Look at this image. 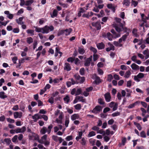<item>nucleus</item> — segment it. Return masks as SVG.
<instances>
[{"label":"nucleus","instance_id":"nucleus-8","mask_svg":"<svg viewBox=\"0 0 149 149\" xmlns=\"http://www.w3.org/2000/svg\"><path fill=\"white\" fill-rule=\"evenodd\" d=\"M14 117L15 118H20L22 116V113L21 112H15L14 113Z\"/></svg>","mask_w":149,"mask_h":149},{"label":"nucleus","instance_id":"nucleus-15","mask_svg":"<svg viewBox=\"0 0 149 149\" xmlns=\"http://www.w3.org/2000/svg\"><path fill=\"white\" fill-rule=\"evenodd\" d=\"M142 23L140 24V29L142 30V31L143 32H145L146 30L145 29L144 26L145 24L146 23V21L145 22L144 21H142Z\"/></svg>","mask_w":149,"mask_h":149},{"label":"nucleus","instance_id":"nucleus-28","mask_svg":"<svg viewBox=\"0 0 149 149\" xmlns=\"http://www.w3.org/2000/svg\"><path fill=\"white\" fill-rule=\"evenodd\" d=\"M82 134L83 132H82L80 131L78 132V136H77L75 139L77 141H78L79 139L81 138Z\"/></svg>","mask_w":149,"mask_h":149},{"label":"nucleus","instance_id":"nucleus-33","mask_svg":"<svg viewBox=\"0 0 149 149\" xmlns=\"http://www.w3.org/2000/svg\"><path fill=\"white\" fill-rule=\"evenodd\" d=\"M78 51L79 53L81 54H83L85 52V50L81 47L78 48Z\"/></svg>","mask_w":149,"mask_h":149},{"label":"nucleus","instance_id":"nucleus-13","mask_svg":"<svg viewBox=\"0 0 149 149\" xmlns=\"http://www.w3.org/2000/svg\"><path fill=\"white\" fill-rule=\"evenodd\" d=\"M79 115L78 113H74L71 116V119L72 121H74L76 119L79 118Z\"/></svg>","mask_w":149,"mask_h":149},{"label":"nucleus","instance_id":"nucleus-14","mask_svg":"<svg viewBox=\"0 0 149 149\" xmlns=\"http://www.w3.org/2000/svg\"><path fill=\"white\" fill-rule=\"evenodd\" d=\"M16 130V133H24L26 130V128L25 126H23L21 128H18Z\"/></svg>","mask_w":149,"mask_h":149},{"label":"nucleus","instance_id":"nucleus-36","mask_svg":"<svg viewBox=\"0 0 149 149\" xmlns=\"http://www.w3.org/2000/svg\"><path fill=\"white\" fill-rule=\"evenodd\" d=\"M113 44L116 47H120L123 46V44L119 43L118 41H114L113 42Z\"/></svg>","mask_w":149,"mask_h":149},{"label":"nucleus","instance_id":"nucleus-55","mask_svg":"<svg viewBox=\"0 0 149 149\" xmlns=\"http://www.w3.org/2000/svg\"><path fill=\"white\" fill-rule=\"evenodd\" d=\"M108 45H109L110 49L112 50H114L115 49V48L114 46L110 42L108 43Z\"/></svg>","mask_w":149,"mask_h":149},{"label":"nucleus","instance_id":"nucleus-49","mask_svg":"<svg viewBox=\"0 0 149 149\" xmlns=\"http://www.w3.org/2000/svg\"><path fill=\"white\" fill-rule=\"evenodd\" d=\"M129 35H128V33H126L125 34L123 35L121 38L123 40V41L125 42L126 40L127 36Z\"/></svg>","mask_w":149,"mask_h":149},{"label":"nucleus","instance_id":"nucleus-40","mask_svg":"<svg viewBox=\"0 0 149 149\" xmlns=\"http://www.w3.org/2000/svg\"><path fill=\"white\" fill-rule=\"evenodd\" d=\"M73 139V136L71 135L67 136L65 138V140L67 141H70L72 140Z\"/></svg>","mask_w":149,"mask_h":149},{"label":"nucleus","instance_id":"nucleus-29","mask_svg":"<svg viewBox=\"0 0 149 149\" xmlns=\"http://www.w3.org/2000/svg\"><path fill=\"white\" fill-rule=\"evenodd\" d=\"M107 36L108 40L110 41L112 40L113 38L112 34L109 32L107 33Z\"/></svg>","mask_w":149,"mask_h":149},{"label":"nucleus","instance_id":"nucleus-58","mask_svg":"<svg viewBox=\"0 0 149 149\" xmlns=\"http://www.w3.org/2000/svg\"><path fill=\"white\" fill-rule=\"evenodd\" d=\"M146 44H149V36H148L143 41Z\"/></svg>","mask_w":149,"mask_h":149},{"label":"nucleus","instance_id":"nucleus-22","mask_svg":"<svg viewBox=\"0 0 149 149\" xmlns=\"http://www.w3.org/2000/svg\"><path fill=\"white\" fill-rule=\"evenodd\" d=\"M32 118L34 120V122H36L38 119L40 118L39 115L37 113L32 116Z\"/></svg>","mask_w":149,"mask_h":149},{"label":"nucleus","instance_id":"nucleus-3","mask_svg":"<svg viewBox=\"0 0 149 149\" xmlns=\"http://www.w3.org/2000/svg\"><path fill=\"white\" fill-rule=\"evenodd\" d=\"M74 76L77 81V84L78 83L80 84L82 83L85 80V78L84 77H81L78 74H75Z\"/></svg>","mask_w":149,"mask_h":149},{"label":"nucleus","instance_id":"nucleus-44","mask_svg":"<svg viewBox=\"0 0 149 149\" xmlns=\"http://www.w3.org/2000/svg\"><path fill=\"white\" fill-rule=\"evenodd\" d=\"M63 79L62 78H60L59 79L55 78L53 80V82L54 84L58 83L60 81H62Z\"/></svg>","mask_w":149,"mask_h":149},{"label":"nucleus","instance_id":"nucleus-38","mask_svg":"<svg viewBox=\"0 0 149 149\" xmlns=\"http://www.w3.org/2000/svg\"><path fill=\"white\" fill-rule=\"evenodd\" d=\"M33 39L31 37H28L27 38L26 42L28 44H31L33 42Z\"/></svg>","mask_w":149,"mask_h":149},{"label":"nucleus","instance_id":"nucleus-19","mask_svg":"<svg viewBox=\"0 0 149 149\" xmlns=\"http://www.w3.org/2000/svg\"><path fill=\"white\" fill-rule=\"evenodd\" d=\"M93 77L95 79V82L96 84H99L101 82L100 78L96 74L94 75Z\"/></svg>","mask_w":149,"mask_h":149},{"label":"nucleus","instance_id":"nucleus-61","mask_svg":"<svg viewBox=\"0 0 149 149\" xmlns=\"http://www.w3.org/2000/svg\"><path fill=\"white\" fill-rule=\"evenodd\" d=\"M93 10V11L96 13H98L99 11V9L97 5L95 6V7L94 8Z\"/></svg>","mask_w":149,"mask_h":149},{"label":"nucleus","instance_id":"nucleus-45","mask_svg":"<svg viewBox=\"0 0 149 149\" xmlns=\"http://www.w3.org/2000/svg\"><path fill=\"white\" fill-rule=\"evenodd\" d=\"M76 99L78 100L79 101L82 102H85V100L82 97L78 96L76 97Z\"/></svg>","mask_w":149,"mask_h":149},{"label":"nucleus","instance_id":"nucleus-50","mask_svg":"<svg viewBox=\"0 0 149 149\" xmlns=\"http://www.w3.org/2000/svg\"><path fill=\"white\" fill-rule=\"evenodd\" d=\"M81 93V88H76V95H80Z\"/></svg>","mask_w":149,"mask_h":149},{"label":"nucleus","instance_id":"nucleus-31","mask_svg":"<svg viewBox=\"0 0 149 149\" xmlns=\"http://www.w3.org/2000/svg\"><path fill=\"white\" fill-rule=\"evenodd\" d=\"M139 103V102L136 101L134 103L130 104L127 107V108L129 109H131L134 107L137 104Z\"/></svg>","mask_w":149,"mask_h":149},{"label":"nucleus","instance_id":"nucleus-53","mask_svg":"<svg viewBox=\"0 0 149 149\" xmlns=\"http://www.w3.org/2000/svg\"><path fill=\"white\" fill-rule=\"evenodd\" d=\"M80 74L81 75H84L85 74V69L84 68H81L79 70Z\"/></svg>","mask_w":149,"mask_h":149},{"label":"nucleus","instance_id":"nucleus-10","mask_svg":"<svg viewBox=\"0 0 149 149\" xmlns=\"http://www.w3.org/2000/svg\"><path fill=\"white\" fill-rule=\"evenodd\" d=\"M106 101L107 102H109L111 100V97L109 93L107 92L104 95Z\"/></svg>","mask_w":149,"mask_h":149},{"label":"nucleus","instance_id":"nucleus-59","mask_svg":"<svg viewBox=\"0 0 149 149\" xmlns=\"http://www.w3.org/2000/svg\"><path fill=\"white\" fill-rule=\"evenodd\" d=\"M59 137L57 136L53 135L52 136V139L55 141L57 142L58 141V139Z\"/></svg>","mask_w":149,"mask_h":149},{"label":"nucleus","instance_id":"nucleus-46","mask_svg":"<svg viewBox=\"0 0 149 149\" xmlns=\"http://www.w3.org/2000/svg\"><path fill=\"white\" fill-rule=\"evenodd\" d=\"M74 107L76 110H80L81 109V106L80 104H77L74 106Z\"/></svg>","mask_w":149,"mask_h":149},{"label":"nucleus","instance_id":"nucleus-5","mask_svg":"<svg viewBox=\"0 0 149 149\" xmlns=\"http://www.w3.org/2000/svg\"><path fill=\"white\" fill-rule=\"evenodd\" d=\"M64 114L63 112L61 111L58 117L56 120V122L58 124H62V120L64 117Z\"/></svg>","mask_w":149,"mask_h":149},{"label":"nucleus","instance_id":"nucleus-24","mask_svg":"<svg viewBox=\"0 0 149 149\" xmlns=\"http://www.w3.org/2000/svg\"><path fill=\"white\" fill-rule=\"evenodd\" d=\"M58 11L56 9H54L53 10L52 13H51V16L52 18H54L56 17L58 15Z\"/></svg>","mask_w":149,"mask_h":149},{"label":"nucleus","instance_id":"nucleus-35","mask_svg":"<svg viewBox=\"0 0 149 149\" xmlns=\"http://www.w3.org/2000/svg\"><path fill=\"white\" fill-rule=\"evenodd\" d=\"M72 31V29L70 28L68 29H66L65 30V36L69 35Z\"/></svg>","mask_w":149,"mask_h":149},{"label":"nucleus","instance_id":"nucleus-43","mask_svg":"<svg viewBox=\"0 0 149 149\" xmlns=\"http://www.w3.org/2000/svg\"><path fill=\"white\" fill-rule=\"evenodd\" d=\"M139 136L143 138H146V133L144 131H142L140 132Z\"/></svg>","mask_w":149,"mask_h":149},{"label":"nucleus","instance_id":"nucleus-25","mask_svg":"<svg viewBox=\"0 0 149 149\" xmlns=\"http://www.w3.org/2000/svg\"><path fill=\"white\" fill-rule=\"evenodd\" d=\"M93 13L91 12H90L88 13L87 14H84L83 15V17L88 18L90 17H91L93 15Z\"/></svg>","mask_w":149,"mask_h":149},{"label":"nucleus","instance_id":"nucleus-60","mask_svg":"<svg viewBox=\"0 0 149 149\" xmlns=\"http://www.w3.org/2000/svg\"><path fill=\"white\" fill-rule=\"evenodd\" d=\"M120 33H117L116 32L114 34H113V38H116L120 37Z\"/></svg>","mask_w":149,"mask_h":149},{"label":"nucleus","instance_id":"nucleus-17","mask_svg":"<svg viewBox=\"0 0 149 149\" xmlns=\"http://www.w3.org/2000/svg\"><path fill=\"white\" fill-rule=\"evenodd\" d=\"M130 3V0H124L122 3L123 6L125 7H126L129 6Z\"/></svg>","mask_w":149,"mask_h":149},{"label":"nucleus","instance_id":"nucleus-37","mask_svg":"<svg viewBox=\"0 0 149 149\" xmlns=\"http://www.w3.org/2000/svg\"><path fill=\"white\" fill-rule=\"evenodd\" d=\"M34 27L35 28V31L36 32L39 33L42 32V28L38 27L37 26H34Z\"/></svg>","mask_w":149,"mask_h":149},{"label":"nucleus","instance_id":"nucleus-4","mask_svg":"<svg viewBox=\"0 0 149 149\" xmlns=\"http://www.w3.org/2000/svg\"><path fill=\"white\" fill-rule=\"evenodd\" d=\"M123 23H119V24H113V26L116 30L118 33L123 31Z\"/></svg>","mask_w":149,"mask_h":149},{"label":"nucleus","instance_id":"nucleus-34","mask_svg":"<svg viewBox=\"0 0 149 149\" xmlns=\"http://www.w3.org/2000/svg\"><path fill=\"white\" fill-rule=\"evenodd\" d=\"M7 96L5 95V93L4 92H0V98L1 99H4L7 98Z\"/></svg>","mask_w":149,"mask_h":149},{"label":"nucleus","instance_id":"nucleus-27","mask_svg":"<svg viewBox=\"0 0 149 149\" xmlns=\"http://www.w3.org/2000/svg\"><path fill=\"white\" fill-rule=\"evenodd\" d=\"M97 46L99 49H102L104 47V45L102 42L98 43L97 45Z\"/></svg>","mask_w":149,"mask_h":149},{"label":"nucleus","instance_id":"nucleus-39","mask_svg":"<svg viewBox=\"0 0 149 149\" xmlns=\"http://www.w3.org/2000/svg\"><path fill=\"white\" fill-rule=\"evenodd\" d=\"M137 29H133L132 31V33L133 35L136 37H137L138 36V34L137 33Z\"/></svg>","mask_w":149,"mask_h":149},{"label":"nucleus","instance_id":"nucleus-23","mask_svg":"<svg viewBox=\"0 0 149 149\" xmlns=\"http://www.w3.org/2000/svg\"><path fill=\"white\" fill-rule=\"evenodd\" d=\"M63 100L65 104H68L70 102V98L69 95H66L63 98Z\"/></svg>","mask_w":149,"mask_h":149},{"label":"nucleus","instance_id":"nucleus-2","mask_svg":"<svg viewBox=\"0 0 149 149\" xmlns=\"http://www.w3.org/2000/svg\"><path fill=\"white\" fill-rule=\"evenodd\" d=\"M54 27L52 25L49 26L46 25L42 27V33L43 34L48 33L50 31H53L54 30Z\"/></svg>","mask_w":149,"mask_h":149},{"label":"nucleus","instance_id":"nucleus-21","mask_svg":"<svg viewBox=\"0 0 149 149\" xmlns=\"http://www.w3.org/2000/svg\"><path fill=\"white\" fill-rule=\"evenodd\" d=\"M23 18V17H19L18 19H16L15 20L17 23L18 24L22 25L24 23V22L22 21Z\"/></svg>","mask_w":149,"mask_h":149},{"label":"nucleus","instance_id":"nucleus-26","mask_svg":"<svg viewBox=\"0 0 149 149\" xmlns=\"http://www.w3.org/2000/svg\"><path fill=\"white\" fill-rule=\"evenodd\" d=\"M143 54L145 56L146 59L149 58V52L148 49L144 50L143 52Z\"/></svg>","mask_w":149,"mask_h":149},{"label":"nucleus","instance_id":"nucleus-16","mask_svg":"<svg viewBox=\"0 0 149 149\" xmlns=\"http://www.w3.org/2000/svg\"><path fill=\"white\" fill-rule=\"evenodd\" d=\"M5 14L7 15V17L10 19H12L13 17V14L10 13L9 11L8 10L5 11L4 12Z\"/></svg>","mask_w":149,"mask_h":149},{"label":"nucleus","instance_id":"nucleus-1","mask_svg":"<svg viewBox=\"0 0 149 149\" xmlns=\"http://www.w3.org/2000/svg\"><path fill=\"white\" fill-rule=\"evenodd\" d=\"M53 127V126L52 124L49 125L47 128L45 127H43L40 130V133L42 134H44L47 132L49 134L50 133Z\"/></svg>","mask_w":149,"mask_h":149},{"label":"nucleus","instance_id":"nucleus-18","mask_svg":"<svg viewBox=\"0 0 149 149\" xmlns=\"http://www.w3.org/2000/svg\"><path fill=\"white\" fill-rule=\"evenodd\" d=\"M47 134H45L41 137V139L38 141V142L40 143H43V142L47 139Z\"/></svg>","mask_w":149,"mask_h":149},{"label":"nucleus","instance_id":"nucleus-54","mask_svg":"<svg viewBox=\"0 0 149 149\" xmlns=\"http://www.w3.org/2000/svg\"><path fill=\"white\" fill-rule=\"evenodd\" d=\"M120 114V113L118 111H117L116 112L113 113L112 114L111 116L113 117H115L117 116H119Z\"/></svg>","mask_w":149,"mask_h":149},{"label":"nucleus","instance_id":"nucleus-30","mask_svg":"<svg viewBox=\"0 0 149 149\" xmlns=\"http://www.w3.org/2000/svg\"><path fill=\"white\" fill-rule=\"evenodd\" d=\"M33 2V0H28L26 1H25V5L26 6H31Z\"/></svg>","mask_w":149,"mask_h":149},{"label":"nucleus","instance_id":"nucleus-11","mask_svg":"<svg viewBox=\"0 0 149 149\" xmlns=\"http://www.w3.org/2000/svg\"><path fill=\"white\" fill-rule=\"evenodd\" d=\"M92 24L93 26L95 27L97 30H100L101 29V25L99 22H93Z\"/></svg>","mask_w":149,"mask_h":149},{"label":"nucleus","instance_id":"nucleus-56","mask_svg":"<svg viewBox=\"0 0 149 149\" xmlns=\"http://www.w3.org/2000/svg\"><path fill=\"white\" fill-rule=\"evenodd\" d=\"M13 32L14 33H18L19 32V29L18 28H14L13 29Z\"/></svg>","mask_w":149,"mask_h":149},{"label":"nucleus","instance_id":"nucleus-12","mask_svg":"<svg viewBox=\"0 0 149 149\" xmlns=\"http://www.w3.org/2000/svg\"><path fill=\"white\" fill-rule=\"evenodd\" d=\"M92 56H91L88 58H87L86 61L84 65L86 66H88L90 65L91 61H92Z\"/></svg>","mask_w":149,"mask_h":149},{"label":"nucleus","instance_id":"nucleus-41","mask_svg":"<svg viewBox=\"0 0 149 149\" xmlns=\"http://www.w3.org/2000/svg\"><path fill=\"white\" fill-rule=\"evenodd\" d=\"M134 124L136 126L139 130H141L142 127L139 123L134 122Z\"/></svg>","mask_w":149,"mask_h":149},{"label":"nucleus","instance_id":"nucleus-9","mask_svg":"<svg viewBox=\"0 0 149 149\" xmlns=\"http://www.w3.org/2000/svg\"><path fill=\"white\" fill-rule=\"evenodd\" d=\"M123 31L125 33H128V35L129 34V33L131 32V30L129 28L125 27V22L124 21H123Z\"/></svg>","mask_w":149,"mask_h":149},{"label":"nucleus","instance_id":"nucleus-63","mask_svg":"<svg viewBox=\"0 0 149 149\" xmlns=\"http://www.w3.org/2000/svg\"><path fill=\"white\" fill-rule=\"evenodd\" d=\"M63 34H65V30H62L58 32V36H60Z\"/></svg>","mask_w":149,"mask_h":149},{"label":"nucleus","instance_id":"nucleus-62","mask_svg":"<svg viewBox=\"0 0 149 149\" xmlns=\"http://www.w3.org/2000/svg\"><path fill=\"white\" fill-rule=\"evenodd\" d=\"M74 58L70 57L68 58L67 59V61L68 62L72 63L74 61Z\"/></svg>","mask_w":149,"mask_h":149},{"label":"nucleus","instance_id":"nucleus-64","mask_svg":"<svg viewBox=\"0 0 149 149\" xmlns=\"http://www.w3.org/2000/svg\"><path fill=\"white\" fill-rule=\"evenodd\" d=\"M81 144L83 146H84L86 144V140L84 138H83L81 142Z\"/></svg>","mask_w":149,"mask_h":149},{"label":"nucleus","instance_id":"nucleus-32","mask_svg":"<svg viewBox=\"0 0 149 149\" xmlns=\"http://www.w3.org/2000/svg\"><path fill=\"white\" fill-rule=\"evenodd\" d=\"M131 73L130 70L127 71L125 73L124 77L125 78H128L129 77Z\"/></svg>","mask_w":149,"mask_h":149},{"label":"nucleus","instance_id":"nucleus-42","mask_svg":"<svg viewBox=\"0 0 149 149\" xmlns=\"http://www.w3.org/2000/svg\"><path fill=\"white\" fill-rule=\"evenodd\" d=\"M26 32L28 34H31V36L34 35V31L31 29H28L26 30Z\"/></svg>","mask_w":149,"mask_h":149},{"label":"nucleus","instance_id":"nucleus-20","mask_svg":"<svg viewBox=\"0 0 149 149\" xmlns=\"http://www.w3.org/2000/svg\"><path fill=\"white\" fill-rule=\"evenodd\" d=\"M131 67L132 69L134 70L137 71L139 69V66L134 63L132 64Z\"/></svg>","mask_w":149,"mask_h":149},{"label":"nucleus","instance_id":"nucleus-7","mask_svg":"<svg viewBox=\"0 0 149 149\" xmlns=\"http://www.w3.org/2000/svg\"><path fill=\"white\" fill-rule=\"evenodd\" d=\"M102 108L100 106H96L92 111V112L96 114L102 110Z\"/></svg>","mask_w":149,"mask_h":149},{"label":"nucleus","instance_id":"nucleus-6","mask_svg":"<svg viewBox=\"0 0 149 149\" xmlns=\"http://www.w3.org/2000/svg\"><path fill=\"white\" fill-rule=\"evenodd\" d=\"M63 69L67 71H69L71 70L70 64L68 63H65L64 64Z\"/></svg>","mask_w":149,"mask_h":149},{"label":"nucleus","instance_id":"nucleus-51","mask_svg":"<svg viewBox=\"0 0 149 149\" xmlns=\"http://www.w3.org/2000/svg\"><path fill=\"white\" fill-rule=\"evenodd\" d=\"M107 7L108 8L111 9L113 11V12H115V9L114 7L113 6L112 4H107Z\"/></svg>","mask_w":149,"mask_h":149},{"label":"nucleus","instance_id":"nucleus-48","mask_svg":"<svg viewBox=\"0 0 149 149\" xmlns=\"http://www.w3.org/2000/svg\"><path fill=\"white\" fill-rule=\"evenodd\" d=\"M50 142V139H49V140L47 139L42 144H44L45 146H46L49 145Z\"/></svg>","mask_w":149,"mask_h":149},{"label":"nucleus","instance_id":"nucleus-52","mask_svg":"<svg viewBox=\"0 0 149 149\" xmlns=\"http://www.w3.org/2000/svg\"><path fill=\"white\" fill-rule=\"evenodd\" d=\"M95 135V132L93 131L90 132L88 135V137H90Z\"/></svg>","mask_w":149,"mask_h":149},{"label":"nucleus","instance_id":"nucleus-47","mask_svg":"<svg viewBox=\"0 0 149 149\" xmlns=\"http://www.w3.org/2000/svg\"><path fill=\"white\" fill-rule=\"evenodd\" d=\"M69 121V118H66L65 123V125L66 127H67L68 126Z\"/></svg>","mask_w":149,"mask_h":149},{"label":"nucleus","instance_id":"nucleus-57","mask_svg":"<svg viewBox=\"0 0 149 149\" xmlns=\"http://www.w3.org/2000/svg\"><path fill=\"white\" fill-rule=\"evenodd\" d=\"M48 102L51 104H53L54 102V98L53 97H51L49 99Z\"/></svg>","mask_w":149,"mask_h":149}]
</instances>
